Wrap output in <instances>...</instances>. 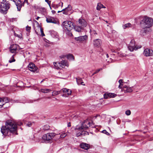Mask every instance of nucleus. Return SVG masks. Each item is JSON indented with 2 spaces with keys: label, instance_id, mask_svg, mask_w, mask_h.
Returning a JSON list of instances; mask_svg holds the SVG:
<instances>
[{
  "label": "nucleus",
  "instance_id": "nucleus-1",
  "mask_svg": "<svg viewBox=\"0 0 153 153\" xmlns=\"http://www.w3.org/2000/svg\"><path fill=\"white\" fill-rule=\"evenodd\" d=\"M22 123L21 122H18L17 124L14 122L8 120L5 123V126H3L1 128V132L3 135L5 136L10 135V134H17V125L21 126Z\"/></svg>",
  "mask_w": 153,
  "mask_h": 153
},
{
  "label": "nucleus",
  "instance_id": "nucleus-2",
  "mask_svg": "<svg viewBox=\"0 0 153 153\" xmlns=\"http://www.w3.org/2000/svg\"><path fill=\"white\" fill-rule=\"evenodd\" d=\"M140 24L143 28H149L153 24V19L151 18L145 16L141 21Z\"/></svg>",
  "mask_w": 153,
  "mask_h": 153
},
{
  "label": "nucleus",
  "instance_id": "nucleus-3",
  "mask_svg": "<svg viewBox=\"0 0 153 153\" xmlns=\"http://www.w3.org/2000/svg\"><path fill=\"white\" fill-rule=\"evenodd\" d=\"M87 23L85 20L83 19H79L77 23V25L74 26V29L76 31L79 32L82 29L85 27Z\"/></svg>",
  "mask_w": 153,
  "mask_h": 153
},
{
  "label": "nucleus",
  "instance_id": "nucleus-4",
  "mask_svg": "<svg viewBox=\"0 0 153 153\" xmlns=\"http://www.w3.org/2000/svg\"><path fill=\"white\" fill-rule=\"evenodd\" d=\"M90 127L94 128V126L91 121L86 120H85L82 124V126L81 127L76 126L75 129L79 130H85L88 128Z\"/></svg>",
  "mask_w": 153,
  "mask_h": 153
},
{
  "label": "nucleus",
  "instance_id": "nucleus-5",
  "mask_svg": "<svg viewBox=\"0 0 153 153\" xmlns=\"http://www.w3.org/2000/svg\"><path fill=\"white\" fill-rule=\"evenodd\" d=\"M62 26L64 29L70 32L74 26L73 24L70 21H65L62 23Z\"/></svg>",
  "mask_w": 153,
  "mask_h": 153
},
{
  "label": "nucleus",
  "instance_id": "nucleus-6",
  "mask_svg": "<svg viewBox=\"0 0 153 153\" xmlns=\"http://www.w3.org/2000/svg\"><path fill=\"white\" fill-rule=\"evenodd\" d=\"M56 134L54 133H49L44 134L42 137V139L44 140H49L52 139Z\"/></svg>",
  "mask_w": 153,
  "mask_h": 153
},
{
  "label": "nucleus",
  "instance_id": "nucleus-7",
  "mask_svg": "<svg viewBox=\"0 0 153 153\" xmlns=\"http://www.w3.org/2000/svg\"><path fill=\"white\" fill-rule=\"evenodd\" d=\"M16 1L15 2L16 5L17 6L18 10L20 11L21 10V8L22 6H24L25 3H28L27 0H25L24 2L22 4V1L20 0H15Z\"/></svg>",
  "mask_w": 153,
  "mask_h": 153
},
{
  "label": "nucleus",
  "instance_id": "nucleus-8",
  "mask_svg": "<svg viewBox=\"0 0 153 153\" xmlns=\"http://www.w3.org/2000/svg\"><path fill=\"white\" fill-rule=\"evenodd\" d=\"M143 54L146 56H152L153 55V51L152 50L147 48L144 50Z\"/></svg>",
  "mask_w": 153,
  "mask_h": 153
},
{
  "label": "nucleus",
  "instance_id": "nucleus-9",
  "mask_svg": "<svg viewBox=\"0 0 153 153\" xmlns=\"http://www.w3.org/2000/svg\"><path fill=\"white\" fill-rule=\"evenodd\" d=\"M19 47V45L16 44H13L11 45L10 48V52L12 53H16L17 52V49Z\"/></svg>",
  "mask_w": 153,
  "mask_h": 153
},
{
  "label": "nucleus",
  "instance_id": "nucleus-10",
  "mask_svg": "<svg viewBox=\"0 0 153 153\" xmlns=\"http://www.w3.org/2000/svg\"><path fill=\"white\" fill-rule=\"evenodd\" d=\"M62 92L64 94L62 95V96L67 97L69 95H70L71 93V90L67 89L66 88H64L61 90Z\"/></svg>",
  "mask_w": 153,
  "mask_h": 153
},
{
  "label": "nucleus",
  "instance_id": "nucleus-11",
  "mask_svg": "<svg viewBox=\"0 0 153 153\" xmlns=\"http://www.w3.org/2000/svg\"><path fill=\"white\" fill-rule=\"evenodd\" d=\"M9 100V99L7 97L0 98V108H1L4 104L8 102Z\"/></svg>",
  "mask_w": 153,
  "mask_h": 153
},
{
  "label": "nucleus",
  "instance_id": "nucleus-12",
  "mask_svg": "<svg viewBox=\"0 0 153 153\" xmlns=\"http://www.w3.org/2000/svg\"><path fill=\"white\" fill-rule=\"evenodd\" d=\"M87 36L86 35H85L82 36H80L77 37H75L74 38L75 40L78 42H82L83 41L86 40L87 39Z\"/></svg>",
  "mask_w": 153,
  "mask_h": 153
},
{
  "label": "nucleus",
  "instance_id": "nucleus-13",
  "mask_svg": "<svg viewBox=\"0 0 153 153\" xmlns=\"http://www.w3.org/2000/svg\"><path fill=\"white\" fill-rule=\"evenodd\" d=\"M46 21L48 23H52L54 24H57L58 22L54 18L51 16H48L46 17Z\"/></svg>",
  "mask_w": 153,
  "mask_h": 153
},
{
  "label": "nucleus",
  "instance_id": "nucleus-14",
  "mask_svg": "<svg viewBox=\"0 0 153 153\" xmlns=\"http://www.w3.org/2000/svg\"><path fill=\"white\" fill-rule=\"evenodd\" d=\"M34 28L35 31L36 33L37 34H38L39 32L40 31L41 35L42 36H45V34L43 33V29L40 26H38L37 28L35 25H34Z\"/></svg>",
  "mask_w": 153,
  "mask_h": 153
},
{
  "label": "nucleus",
  "instance_id": "nucleus-15",
  "mask_svg": "<svg viewBox=\"0 0 153 153\" xmlns=\"http://www.w3.org/2000/svg\"><path fill=\"white\" fill-rule=\"evenodd\" d=\"M93 44L94 47L99 48L101 45L102 41L100 39H97L94 40Z\"/></svg>",
  "mask_w": 153,
  "mask_h": 153
},
{
  "label": "nucleus",
  "instance_id": "nucleus-16",
  "mask_svg": "<svg viewBox=\"0 0 153 153\" xmlns=\"http://www.w3.org/2000/svg\"><path fill=\"white\" fill-rule=\"evenodd\" d=\"M132 87H128L126 85H124L122 88V91L124 92H131L132 91Z\"/></svg>",
  "mask_w": 153,
  "mask_h": 153
},
{
  "label": "nucleus",
  "instance_id": "nucleus-17",
  "mask_svg": "<svg viewBox=\"0 0 153 153\" xmlns=\"http://www.w3.org/2000/svg\"><path fill=\"white\" fill-rule=\"evenodd\" d=\"M72 7L70 5H68V7L62 10L63 13L66 15H68L69 11L72 10Z\"/></svg>",
  "mask_w": 153,
  "mask_h": 153
},
{
  "label": "nucleus",
  "instance_id": "nucleus-18",
  "mask_svg": "<svg viewBox=\"0 0 153 153\" xmlns=\"http://www.w3.org/2000/svg\"><path fill=\"white\" fill-rule=\"evenodd\" d=\"M29 69L31 71L34 72L36 71L37 68L33 63H31L28 65Z\"/></svg>",
  "mask_w": 153,
  "mask_h": 153
},
{
  "label": "nucleus",
  "instance_id": "nucleus-19",
  "mask_svg": "<svg viewBox=\"0 0 153 153\" xmlns=\"http://www.w3.org/2000/svg\"><path fill=\"white\" fill-rule=\"evenodd\" d=\"M117 95L114 93H106L104 94V97L105 99H108V98L114 97Z\"/></svg>",
  "mask_w": 153,
  "mask_h": 153
},
{
  "label": "nucleus",
  "instance_id": "nucleus-20",
  "mask_svg": "<svg viewBox=\"0 0 153 153\" xmlns=\"http://www.w3.org/2000/svg\"><path fill=\"white\" fill-rule=\"evenodd\" d=\"M80 146L81 148L85 150H88L90 147V146L88 144L85 143H81L80 145Z\"/></svg>",
  "mask_w": 153,
  "mask_h": 153
},
{
  "label": "nucleus",
  "instance_id": "nucleus-21",
  "mask_svg": "<svg viewBox=\"0 0 153 153\" xmlns=\"http://www.w3.org/2000/svg\"><path fill=\"white\" fill-rule=\"evenodd\" d=\"M53 65L57 69H61L62 68V65L59 62H54Z\"/></svg>",
  "mask_w": 153,
  "mask_h": 153
},
{
  "label": "nucleus",
  "instance_id": "nucleus-22",
  "mask_svg": "<svg viewBox=\"0 0 153 153\" xmlns=\"http://www.w3.org/2000/svg\"><path fill=\"white\" fill-rule=\"evenodd\" d=\"M62 68H64L65 66L68 67L69 65L67 62L65 60H62L60 62Z\"/></svg>",
  "mask_w": 153,
  "mask_h": 153
},
{
  "label": "nucleus",
  "instance_id": "nucleus-23",
  "mask_svg": "<svg viewBox=\"0 0 153 153\" xmlns=\"http://www.w3.org/2000/svg\"><path fill=\"white\" fill-rule=\"evenodd\" d=\"M80 130V131L79 132L77 133L76 134V136L77 137H79L81 135H84L86 134L85 131H82V130Z\"/></svg>",
  "mask_w": 153,
  "mask_h": 153
},
{
  "label": "nucleus",
  "instance_id": "nucleus-24",
  "mask_svg": "<svg viewBox=\"0 0 153 153\" xmlns=\"http://www.w3.org/2000/svg\"><path fill=\"white\" fill-rule=\"evenodd\" d=\"M51 91V90L49 89H42L39 90L40 91L45 93H47Z\"/></svg>",
  "mask_w": 153,
  "mask_h": 153
},
{
  "label": "nucleus",
  "instance_id": "nucleus-25",
  "mask_svg": "<svg viewBox=\"0 0 153 153\" xmlns=\"http://www.w3.org/2000/svg\"><path fill=\"white\" fill-rule=\"evenodd\" d=\"M131 25L130 23L126 24L123 25V27L124 29H126L129 27H131Z\"/></svg>",
  "mask_w": 153,
  "mask_h": 153
},
{
  "label": "nucleus",
  "instance_id": "nucleus-26",
  "mask_svg": "<svg viewBox=\"0 0 153 153\" xmlns=\"http://www.w3.org/2000/svg\"><path fill=\"white\" fill-rule=\"evenodd\" d=\"M67 57L68 59L70 60H73L74 59V57L73 55L69 54L67 56Z\"/></svg>",
  "mask_w": 153,
  "mask_h": 153
},
{
  "label": "nucleus",
  "instance_id": "nucleus-27",
  "mask_svg": "<svg viewBox=\"0 0 153 153\" xmlns=\"http://www.w3.org/2000/svg\"><path fill=\"white\" fill-rule=\"evenodd\" d=\"M62 92V90H60L59 91H54L52 93V95L53 96H54L55 95H56L59 94L60 93Z\"/></svg>",
  "mask_w": 153,
  "mask_h": 153
},
{
  "label": "nucleus",
  "instance_id": "nucleus-28",
  "mask_svg": "<svg viewBox=\"0 0 153 153\" xmlns=\"http://www.w3.org/2000/svg\"><path fill=\"white\" fill-rule=\"evenodd\" d=\"M103 6V4H102L101 3H98L97 4V10H100L101 8H102V7Z\"/></svg>",
  "mask_w": 153,
  "mask_h": 153
},
{
  "label": "nucleus",
  "instance_id": "nucleus-29",
  "mask_svg": "<svg viewBox=\"0 0 153 153\" xmlns=\"http://www.w3.org/2000/svg\"><path fill=\"white\" fill-rule=\"evenodd\" d=\"M128 48L129 49V50L131 51H132L134 50H136L137 49V48H136L135 47H134L133 46H128Z\"/></svg>",
  "mask_w": 153,
  "mask_h": 153
},
{
  "label": "nucleus",
  "instance_id": "nucleus-30",
  "mask_svg": "<svg viewBox=\"0 0 153 153\" xmlns=\"http://www.w3.org/2000/svg\"><path fill=\"white\" fill-rule=\"evenodd\" d=\"M76 81L78 85L81 84L82 85H83L82 84V83H83V82L82 81V79L81 78H79L78 79L76 78Z\"/></svg>",
  "mask_w": 153,
  "mask_h": 153
},
{
  "label": "nucleus",
  "instance_id": "nucleus-31",
  "mask_svg": "<svg viewBox=\"0 0 153 153\" xmlns=\"http://www.w3.org/2000/svg\"><path fill=\"white\" fill-rule=\"evenodd\" d=\"M60 5V3L58 4H52L51 6L52 7H53L54 9H57Z\"/></svg>",
  "mask_w": 153,
  "mask_h": 153
},
{
  "label": "nucleus",
  "instance_id": "nucleus-32",
  "mask_svg": "<svg viewBox=\"0 0 153 153\" xmlns=\"http://www.w3.org/2000/svg\"><path fill=\"white\" fill-rule=\"evenodd\" d=\"M135 43L134 41V40H131L129 44V46L135 47Z\"/></svg>",
  "mask_w": 153,
  "mask_h": 153
},
{
  "label": "nucleus",
  "instance_id": "nucleus-33",
  "mask_svg": "<svg viewBox=\"0 0 153 153\" xmlns=\"http://www.w3.org/2000/svg\"><path fill=\"white\" fill-rule=\"evenodd\" d=\"M50 128V126L48 125H45L43 127V129L44 130H47Z\"/></svg>",
  "mask_w": 153,
  "mask_h": 153
},
{
  "label": "nucleus",
  "instance_id": "nucleus-34",
  "mask_svg": "<svg viewBox=\"0 0 153 153\" xmlns=\"http://www.w3.org/2000/svg\"><path fill=\"white\" fill-rule=\"evenodd\" d=\"M15 61V60L14 58V55H13L10 59L9 60V62L10 63H11L14 62Z\"/></svg>",
  "mask_w": 153,
  "mask_h": 153
},
{
  "label": "nucleus",
  "instance_id": "nucleus-35",
  "mask_svg": "<svg viewBox=\"0 0 153 153\" xmlns=\"http://www.w3.org/2000/svg\"><path fill=\"white\" fill-rule=\"evenodd\" d=\"M125 113L128 116L130 115L131 112L130 110H128L126 111Z\"/></svg>",
  "mask_w": 153,
  "mask_h": 153
},
{
  "label": "nucleus",
  "instance_id": "nucleus-36",
  "mask_svg": "<svg viewBox=\"0 0 153 153\" xmlns=\"http://www.w3.org/2000/svg\"><path fill=\"white\" fill-rule=\"evenodd\" d=\"M26 29L27 32H30L31 29V27H30L27 26L26 27Z\"/></svg>",
  "mask_w": 153,
  "mask_h": 153
},
{
  "label": "nucleus",
  "instance_id": "nucleus-37",
  "mask_svg": "<svg viewBox=\"0 0 153 153\" xmlns=\"http://www.w3.org/2000/svg\"><path fill=\"white\" fill-rule=\"evenodd\" d=\"M34 22L36 23V27L37 28V27H38V26H40L39 25L38 22L37 21H36L35 20H34Z\"/></svg>",
  "mask_w": 153,
  "mask_h": 153
},
{
  "label": "nucleus",
  "instance_id": "nucleus-38",
  "mask_svg": "<svg viewBox=\"0 0 153 153\" xmlns=\"http://www.w3.org/2000/svg\"><path fill=\"white\" fill-rule=\"evenodd\" d=\"M38 100V99L36 100H29L28 101V103H33V102H35V101H36V100Z\"/></svg>",
  "mask_w": 153,
  "mask_h": 153
},
{
  "label": "nucleus",
  "instance_id": "nucleus-39",
  "mask_svg": "<svg viewBox=\"0 0 153 153\" xmlns=\"http://www.w3.org/2000/svg\"><path fill=\"white\" fill-rule=\"evenodd\" d=\"M32 123H31V122H29L28 123L26 124V125L27 126L30 127L32 125Z\"/></svg>",
  "mask_w": 153,
  "mask_h": 153
},
{
  "label": "nucleus",
  "instance_id": "nucleus-40",
  "mask_svg": "<svg viewBox=\"0 0 153 153\" xmlns=\"http://www.w3.org/2000/svg\"><path fill=\"white\" fill-rule=\"evenodd\" d=\"M118 82H119L120 84L124 85V83L123 82V80L122 79H120Z\"/></svg>",
  "mask_w": 153,
  "mask_h": 153
},
{
  "label": "nucleus",
  "instance_id": "nucleus-41",
  "mask_svg": "<svg viewBox=\"0 0 153 153\" xmlns=\"http://www.w3.org/2000/svg\"><path fill=\"white\" fill-rule=\"evenodd\" d=\"M66 134H65V133H63L62 134L60 135V137L61 138L64 137H65L66 136Z\"/></svg>",
  "mask_w": 153,
  "mask_h": 153
},
{
  "label": "nucleus",
  "instance_id": "nucleus-42",
  "mask_svg": "<svg viewBox=\"0 0 153 153\" xmlns=\"http://www.w3.org/2000/svg\"><path fill=\"white\" fill-rule=\"evenodd\" d=\"M45 1L47 3L49 6H50L51 1L48 0H45Z\"/></svg>",
  "mask_w": 153,
  "mask_h": 153
},
{
  "label": "nucleus",
  "instance_id": "nucleus-43",
  "mask_svg": "<svg viewBox=\"0 0 153 153\" xmlns=\"http://www.w3.org/2000/svg\"><path fill=\"white\" fill-rule=\"evenodd\" d=\"M102 68H100V69H98L94 73V74H97L98 73V72H99L101 70H102Z\"/></svg>",
  "mask_w": 153,
  "mask_h": 153
},
{
  "label": "nucleus",
  "instance_id": "nucleus-44",
  "mask_svg": "<svg viewBox=\"0 0 153 153\" xmlns=\"http://www.w3.org/2000/svg\"><path fill=\"white\" fill-rule=\"evenodd\" d=\"M102 132L108 135L109 133L107 132L106 130H104L102 131Z\"/></svg>",
  "mask_w": 153,
  "mask_h": 153
},
{
  "label": "nucleus",
  "instance_id": "nucleus-45",
  "mask_svg": "<svg viewBox=\"0 0 153 153\" xmlns=\"http://www.w3.org/2000/svg\"><path fill=\"white\" fill-rule=\"evenodd\" d=\"M92 34L94 35H96L97 34V33L95 30H93L92 31Z\"/></svg>",
  "mask_w": 153,
  "mask_h": 153
},
{
  "label": "nucleus",
  "instance_id": "nucleus-46",
  "mask_svg": "<svg viewBox=\"0 0 153 153\" xmlns=\"http://www.w3.org/2000/svg\"><path fill=\"white\" fill-rule=\"evenodd\" d=\"M44 45H45V46L46 47H48L49 46V44L48 43H45L44 44Z\"/></svg>",
  "mask_w": 153,
  "mask_h": 153
},
{
  "label": "nucleus",
  "instance_id": "nucleus-47",
  "mask_svg": "<svg viewBox=\"0 0 153 153\" xmlns=\"http://www.w3.org/2000/svg\"><path fill=\"white\" fill-rule=\"evenodd\" d=\"M121 85V84H120V85H119V86L118 87H119V88H121H121H122V86H123V85Z\"/></svg>",
  "mask_w": 153,
  "mask_h": 153
},
{
  "label": "nucleus",
  "instance_id": "nucleus-48",
  "mask_svg": "<svg viewBox=\"0 0 153 153\" xmlns=\"http://www.w3.org/2000/svg\"><path fill=\"white\" fill-rule=\"evenodd\" d=\"M52 13L53 14H54L56 13V11L54 10H52L51 11Z\"/></svg>",
  "mask_w": 153,
  "mask_h": 153
},
{
  "label": "nucleus",
  "instance_id": "nucleus-49",
  "mask_svg": "<svg viewBox=\"0 0 153 153\" xmlns=\"http://www.w3.org/2000/svg\"><path fill=\"white\" fill-rule=\"evenodd\" d=\"M68 127H70L71 126V124L70 123H69L68 124Z\"/></svg>",
  "mask_w": 153,
  "mask_h": 153
},
{
  "label": "nucleus",
  "instance_id": "nucleus-50",
  "mask_svg": "<svg viewBox=\"0 0 153 153\" xmlns=\"http://www.w3.org/2000/svg\"><path fill=\"white\" fill-rule=\"evenodd\" d=\"M39 18H40V17H38H38H37V18L36 19V20H38Z\"/></svg>",
  "mask_w": 153,
  "mask_h": 153
},
{
  "label": "nucleus",
  "instance_id": "nucleus-51",
  "mask_svg": "<svg viewBox=\"0 0 153 153\" xmlns=\"http://www.w3.org/2000/svg\"><path fill=\"white\" fill-rule=\"evenodd\" d=\"M62 12V10H61V11H58V12H58V13H60V12Z\"/></svg>",
  "mask_w": 153,
  "mask_h": 153
},
{
  "label": "nucleus",
  "instance_id": "nucleus-52",
  "mask_svg": "<svg viewBox=\"0 0 153 153\" xmlns=\"http://www.w3.org/2000/svg\"><path fill=\"white\" fill-rule=\"evenodd\" d=\"M106 56H107V58H108V54H106Z\"/></svg>",
  "mask_w": 153,
  "mask_h": 153
},
{
  "label": "nucleus",
  "instance_id": "nucleus-53",
  "mask_svg": "<svg viewBox=\"0 0 153 153\" xmlns=\"http://www.w3.org/2000/svg\"><path fill=\"white\" fill-rule=\"evenodd\" d=\"M105 7L103 5V6L102 7V8H105Z\"/></svg>",
  "mask_w": 153,
  "mask_h": 153
},
{
  "label": "nucleus",
  "instance_id": "nucleus-54",
  "mask_svg": "<svg viewBox=\"0 0 153 153\" xmlns=\"http://www.w3.org/2000/svg\"><path fill=\"white\" fill-rule=\"evenodd\" d=\"M44 80H45L44 79H43V80L41 81V83H42V82H43L44 81Z\"/></svg>",
  "mask_w": 153,
  "mask_h": 153
},
{
  "label": "nucleus",
  "instance_id": "nucleus-55",
  "mask_svg": "<svg viewBox=\"0 0 153 153\" xmlns=\"http://www.w3.org/2000/svg\"><path fill=\"white\" fill-rule=\"evenodd\" d=\"M70 36H72V34L71 33H70Z\"/></svg>",
  "mask_w": 153,
  "mask_h": 153
},
{
  "label": "nucleus",
  "instance_id": "nucleus-56",
  "mask_svg": "<svg viewBox=\"0 0 153 153\" xmlns=\"http://www.w3.org/2000/svg\"><path fill=\"white\" fill-rule=\"evenodd\" d=\"M63 3L62 2V6H63Z\"/></svg>",
  "mask_w": 153,
  "mask_h": 153
},
{
  "label": "nucleus",
  "instance_id": "nucleus-57",
  "mask_svg": "<svg viewBox=\"0 0 153 153\" xmlns=\"http://www.w3.org/2000/svg\"><path fill=\"white\" fill-rule=\"evenodd\" d=\"M49 7H50V9H51V6H49Z\"/></svg>",
  "mask_w": 153,
  "mask_h": 153
},
{
  "label": "nucleus",
  "instance_id": "nucleus-58",
  "mask_svg": "<svg viewBox=\"0 0 153 153\" xmlns=\"http://www.w3.org/2000/svg\"><path fill=\"white\" fill-rule=\"evenodd\" d=\"M94 74V73L93 74L92 76H93L94 75V74Z\"/></svg>",
  "mask_w": 153,
  "mask_h": 153
},
{
  "label": "nucleus",
  "instance_id": "nucleus-59",
  "mask_svg": "<svg viewBox=\"0 0 153 153\" xmlns=\"http://www.w3.org/2000/svg\"><path fill=\"white\" fill-rule=\"evenodd\" d=\"M97 115L96 116H95V117H97Z\"/></svg>",
  "mask_w": 153,
  "mask_h": 153
},
{
  "label": "nucleus",
  "instance_id": "nucleus-60",
  "mask_svg": "<svg viewBox=\"0 0 153 153\" xmlns=\"http://www.w3.org/2000/svg\"><path fill=\"white\" fill-rule=\"evenodd\" d=\"M106 22H107V21H106Z\"/></svg>",
  "mask_w": 153,
  "mask_h": 153
}]
</instances>
